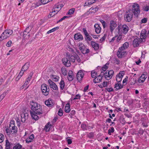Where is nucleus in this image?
I'll return each instance as SVG.
<instances>
[{"mask_svg":"<svg viewBox=\"0 0 149 149\" xmlns=\"http://www.w3.org/2000/svg\"><path fill=\"white\" fill-rule=\"evenodd\" d=\"M132 9L126 11L124 16L125 20L127 22H130L133 17V14L137 17L140 13L139 6L137 3H134L132 6Z\"/></svg>","mask_w":149,"mask_h":149,"instance_id":"f257e3e1","label":"nucleus"},{"mask_svg":"<svg viewBox=\"0 0 149 149\" xmlns=\"http://www.w3.org/2000/svg\"><path fill=\"white\" fill-rule=\"evenodd\" d=\"M31 111L33 112L38 115L42 113V106L40 104L32 101L31 102Z\"/></svg>","mask_w":149,"mask_h":149,"instance_id":"f03ea898","label":"nucleus"},{"mask_svg":"<svg viewBox=\"0 0 149 149\" xmlns=\"http://www.w3.org/2000/svg\"><path fill=\"white\" fill-rule=\"evenodd\" d=\"M13 33L12 30L7 29L5 30L1 34L0 36V41H2L3 39L9 37Z\"/></svg>","mask_w":149,"mask_h":149,"instance_id":"7ed1b4c3","label":"nucleus"},{"mask_svg":"<svg viewBox=\"0 0 149 149\" xmlns=\"http://www.w3.org/2000/svg\"><path fill=\"white\" fill-rule=\"evenodd\" d=\"M117 29L118 30V34L122 32L125 34L128 30V27L126 25L124 24L123 26H118Z\"/></svg>","mask_w":149,"mask_h":149,"instance_id":"20e7f679","label":"nucleus"},{"mask_svg":"<svg viewBox=\"0 0 149 149\" xmlns=\"http://www.w3.org/2000/svg\"><path fill=\"white\" fill-rule=\"evenodd\" d=\"M41 90L42 92L44 95L47 96L48 95L49 89L48 86H47L46 84H43L42 85Z\"/></svg>","mask_w":149,"mask_h":149,"instance_id":"39448f33","label":"nucleus"},{"mask_svg":"<svg viewBox=\"0 0 149 149\" xmlns=\"http://www.w3.org/2000/svg\"><path fill=\"white\" fill-rule=\"evenodd\" d=\"M67 57H68V59L72 62L74 63L75 61H77L78 63H79L80 62V59L78 56L76 54L74 56L67 55Z\"/></svg>","mask_w":149,"mask_h":149,"instance_id":"423d86ee","label":"nucleus"},{"mask_svg":"<svg viewBox=\"0 0 149 149\" xmlns=\"http://www.w3.org/2000/svg\"><path fill=\"white\" fill-rule=\"evenodd\" d=\"M33 28L32 26H29L27 27L23 33V37L24 38L28 39L29 38L30 35L29 34L27 36V35L29 33Z\"/></svg>","mask_w":149,"mask_h":149,"instance_id":"0eeeda50","label":"nucleus"},{"mask_svg":"<svg viewBox=\"0 0 149 149\" xmlns=\"http://www.w3.org/2000/svg\"><path fill=\"white\" fill-rule=\"evenodd\" d=\"M78 46L79 49L81 52L84 54H86L89 52V50L88 49H86L85 50V47L82 43H79L78 44Z\"/></svg>","mask_w":149,"mask_h":149,"instance_id":"6e6552de","label":"nucleus"},{"mask_svg":"<svg viewBox=\"0 0 149 149\" xmlns=\"http://www.w3.org/2000/svg\"><path fill=\"white\" fill-rule=\"evenodd\" d=\"M104 76V74H103L102 71L100 75H97L93 79V82L95 84L100 82Z\"/></svg>","mask_w":149,"mask_h":149,"instance_id":"1a4fd4ad","label":"nucleus"},{"mask_svg":"<svg viewBox=\"0 0 149 149\" xmlns=\"http://www.w3.org/2000/svg\"><path fill=\"white\" fill-rule=\"evenodd\" d=\"M140 36L141 42H144L145 41V39L147 36L146 31L145 29H143L141 31Z\"/></svg>","mask_w":149,"mask_h":149,"instance_id":"9d476101","label":"nucleus"},{"mask_svg":"<svg viewBox=\"0 0 149 149\" xmlns=\"http://www.w3.org/2000/svg\"><path fill=\"white\" fill-rule=\"evenodd\" d=\"M68 59V57H67V55L66 57L63 58L62 60L63 63L65 66L67 67H69L71 65L70 61Z\"/></svg>","mask_w":149,"mask_h":149,"instance_id":"9b49d317","label":"nucleus"},{"mask_svg":"<svg viewBox=\"0 0 149 149\" xmlns=\"http://www.w3.org/2000/svg\"><path fill=\"white\" fill-rule=\"evenodd\" d=\"M109 25L110 31L112 33L113 31L115 28L116 27L117 25L116 22L112 20L110 21Z\"/></svg>","mask_w":149,"mask_h":149,"instance_id":"f8f14e48","label":"nucleus"},{"mask_svg":"<svg viewBox=\"0 0 149 149\" xmlns=\"http://www.w3.org/2000/svg\"><path fill=\"white\" fill-rule=\"evenodd\" d=\"M10 129L11 130V132L13 134H14L16 133L17 131V127L15 126L14 123H11L9 126Z\"/></svg>","mask_w":149,"mask_h":149,"instance_id":"ddd939ff","label":"nucleus"},{"mask_svg":"<svg viewBox=\"0 0 149 149\" xmlns=\"http://www.w3.org/2000/svg\"><path fill=\"white\" fill-rule=\"evenodd\" d=\"M124 73L125 72L124 71H121L117 75L116 78V80L117 82H121L122 78L124 74Z\"/></svg>","mask_w":149,"mask_h":149,"instance_id":"4468645a","label":"nucleus"},{"mask_svg":"<svg viewBox=\"0 0 149 149\" xmlns=\"http://www.w3.org/2000/svg\"><path fill=\"white\" fill-rule=\"evenodd\" d=\"M124 50L120 49V47L119 48L117 52V56L119 58H121L125 54H126L127 52L124 51Z\"/></svg>","mask_w":149,"mask_h":149,"instance_id":"2eb2a0df","label":"nucleus"},{"mask_svg":"<svg viewBox=\"0 0 149 149\" xmlns=\"http://www.w3.org/2000/svg\"><path fill=\"white\" fill-rule=\"evenodd\" d=\"M84 75V72L82 70H80L79 71L77 74V80L79 81H81Z\"/></svg>","mask_w":149,"mask_h":149,"instance_id":"dca6fc26","label":"nucleus"},{"mask_svg":"<svg viewBox=\"0 0 149 149\" xmlns=\"http://www.w3.org/2000/svg\"><path fill=\"white\" fill-rule=\"evenodd\" d=\"M147 77L146 72H144L139 78L138 81L139 83H143Z\"/></svg>","mask_w":149,"mask_h":149,"instance_id":"f3484780","label":"nucleus"},{"mask_svg":"<svg viewBox=\"0 0 149 149\" xmlns=\"http://www.w3.org/2000/svg\"><path fill=\"white\" fill-rule=\"evenodd\" d=\"M48 83L50 87L53 90H57L58 88L57 86L55 83L52 81L51 80L49 79L48 80Z\"/></svg>","mask_w":149,"mask_h":149,"instance_id":"a211bd4d","label":"nucleus"},{"mask_svg":"<svg viewBox=\"0 0 149 149\" xmlns=\"http://www.w3.org/2000/svg\"><path fill=\"white\" fill-rule=\"evenodd\" d=\"M74 38L75 40H79V41L82 40L83 39V36L79 33L75 34L74 35Z\"/></svg>","mask_w":149,"mask_h":149,"instance_id":"6ab92c4d","label":"nucleus"},{"mask_svg":"<svg viewBox=\"0 0 149 149\" xmlns=\"http://www.w3.org/2000/svg\"><path fill=\"white\" fill-rule=\"evenodd\" d=\"M45 104L48 107H52L54 105L52 102V100L51 99L46 100L45 102Z\"/></svg>","mask_w":149,"mask_h":149,"instance_id":"aec40b11","label":"nucleus"},{"mask_svg":"<svg viewBox=\"0 0 149 149\" xmlns=\"http://www.w3.org/2000/svg\"><path fill=\"white\" fill-rule=\"evenodd\" d=\"M123 86L120 84V82H118L116 83L114 88L115 90H117L121 89L123 88Z\"/></svg>","mask_w":149,"mask_h":149,"instance_id":"412c9836","label":"nucleus"},{"mask_svg":"<svg viewBox=\"0 0 149 149\" xmlns=\"http://www.w3.org/2000/svg\"><path fill=\"white\" fill-rule=\"evenodd\" d=\"M91 44L92 47L94 48L95 50L98 49L99 48V45L98 43L92 41L91 42Z\"/></svg>","mask_w":149,"mask_h":149,"instance_id":"4be33fe9","label":"nucleus"},{"mask_svg":"<svg viewBox=\"0 0 149 149\" xmlns=\"http://www.w3.org/2000/svg\"><path fill=\"white\" fill-rule=\"evenodd\" d=\"M73 74L72 71L71 70L69 71L68 73V79L69 81H71L73 79Z\"/></svg>","mask_w":149,"mask_h":149,"instance_id":"5701e85b","label":"nucleus"},{"mask_svg":"<svg viewBox=\"0 0 149 149\" xmlns=\"http://www.w3.org/2000/svg\"><path fill=\"white\" fill-rule=\"evenodd\" d=\"M139 38H135L133 42V46L134 47H137L139 46Z\"/></svg>","mask_w":149,"mask_h":149,"instance_id":"b1692460","label":"nucleus"},{"mask_svg":"<svg viewBox=\"0 0 149 149\" xmlns=\"http://www.w3.org/2000/svg\"><path fill=\"white\" fill-rule=\"evenodd\" d=\"M95 28V31L97 34L99 33L101 31V28L97 24H95L94 25Z\"/></svg>","mask_w":149,"mask_h":149,"instance_id":"393cba45","label":"nucleus"},{"mask_svg":"<svg viewBox=\"0 0 149 149\" xmlns=\"http://www.w3.org/2000/svg\"><path fill=\"white\" fill-rule=\"evenodd\" d=\"M12 144V143L10 142L8 139H6V140L5 149H10V146Z\"/></svg>","mask_w":149,"mask_h":149,"instance_id":"a878e982","label":"nucleus"},{"mask_svg":"<svg viewBox=\"0 0 149 149\" xmlns=\"http://www.w3.org/2000/svg\"><path fill=\"white\" fill-rule=\"evenodd\" d=\"M29 63H26L22 67V70L24 72L26 71L28 69L29 67Z\"/></svg>","mask_w":149,"mask_h":149,"instance_id":"bb28decb","label":"nucleus"},{"mask_svg":"<svg viewBox=\"0 0 149 149\" xmlns=\"http://www.w3.org/2000/svg\"><path fill=\"white\" fill-rule=\"evenodd\" d=\"M70 105L69 103H67L64 109L66 113H69L70 111Z\"/></svg>","mask_w":149,"mask_h":149,"instance_id":"cd10ccee","label":"nucleus"},{"mask_svg":"<svg viewBox=\"0 0 149 149\" xmlns=\"http://www.w3.org/2000/svg\"><path fill=\"white\" fill-rule=\"evenodd\" d=\"M30 113L33 119L35 120H38L39 118L38 116L36 114L33 112L31 111H30Z\"/></svg>","mask_w":149,"mask_h":149,"instance_id":"c85d7f7f","label":"nucleus"},{"mask_svg":"<svg viewBox=\"0 0 149 149\" xmlns=\"http://www.w3.org/2000/svg\"><path fill=\"white\" fill-rule=\"evenodd\" d=\"M34 135L32 134L27 139H26V141L27 143H29L31 142L33 139L34 138Z\"/></svg>","mask_w":149,"mask_h":149,"instance_id":"c756f323","label":"nucleus"},{"mask_svg":"<svg viewBox=\"0 0 149 149\" xmlns=\"http://www.w3.org/2000/svg\"><path fill=\"white\" fill-rule=\"evenodd\" d=\"M141 120L142 122V125L144 127H146L148 125H147V121L144 118H142Z\"/></svg>","mask_w":149,"mask_h":149,"instance_id":"7c9ffc66","label":"nucleus"},{"mask_svg":"<svg viewBox=\"0 0 149 149\" xmlns=\"http://www.w3.org/2000/svg\"><path fill=\"white\" fill-rule=\"evenodd\" d=\"M129 44L128 42H125L123 45V46L120 47V49L125 50L127 49L129 47Z\"/></svg>","mask_w":149,"mask_h":149,"instance_id":"2f4dec72","label":"nucleus"},{"mask_svg":"<svg viewBox=\"0 0 149 149\" xmlns=\"http://www.w3.org/2000/svg\"><path fill=\"white\" fill-rule=\"evenodd\" d=\"M22 147V146L19 143H16L13 147V149H21Z\"/></svg>","mask_w":149,"mask_h":149,"instance_id":"473e14b6","label":"nucleus"},{"mask_svg":"<svg viewBox=\"0 0 149 149\" xmlns=\"http://www.w3.org/2000/svg\"><path fill=\"white\" fill-rule=\"evenodd\" d=\"M26 115H28L27 113L25 114L23 113L21 115V121L23 123H24L26 120V118H25V116Z\"/></svg>","mask_w":149,"mask_h":149,"instance_id":"72a5a7b5","label":"nucleus"},{"mask_svg":"<svg viewBox=\"0 0 149 149\" xmlns=\"http://www.w3.org/2000/svg\"><path fill=\"white\" fill-rule=\"evenodd\" d=\"M60 88L61 89L63 90L65 86V83L63 80H61L60 83Z\"/></svg>","mask_w":149,"mask_h":149,"instance_id":"f704fd0d","label":"nucleus"},{"mask_svg":"<svg viewBox=\"0 0 149 149\" xmlns=\"http://www.w3.org/2000/svg\"><path fill=\"white\" fill-rule=\"evenodd\" d=\"M75 9L72 8L69 10V11L67 13V15H71L73 14L74 12Z\"/></svg>","mask_w":149,"mask_h":149,"instance_id":"c9c22d12","label":"nucleus"},{"mask_svg":"<svg viewBox=\"0 0 149 149\" xmlns=\"http://www.w3.org/2000/svg\"><path fill=\"white\" fill-rule=\"evenodd\" d=\"M59 28V27H55L54 28H53L52 29L49 30L47 32V34H49V33H50L52 32H54L56 30H58Z\"/></svg>","mask_w":149,"mask_h":149,"instance_id":"e433bc0d","label":"nucleus"},{"mask_svg":"<svg viewBox=\"0 0 149 149\" xmlns=\"http://www.w3.org/2000/svg\"><path fill=\"white\" fill-rule=\"evenodd\" d=\"M109 64L107 63H106L105 65H104L103 67L102 68L101 70H102V72H104L108 68V66Z\"/></svg>","mask_w":149,"mask_h":149,"instance_id":"4c0bfd02","label":"nucleus"},{"mask_svg":"<svg viewBox=\"0 0 149 149\" xmlns=\"http://www.w3.org/2000/svg\"><path fill=\"white\" fill-rule=\"evenodd\" d=\"M61 70L62 73L64 76H66L67 75V72L65 68L62 67Z\"/></svg>","mask_w":149,"mask_h":149,"instance_id":"58836bf2","label":"nucleus"},{"mask_svg":"<svg viewBox=\"0 0 149 149\" xmlns=\"http://www.w3.org/2000/svg\"><path fill=\"white\" fill-rule=\"evenodd\" d=\"M108 74H109L108 77H110V78H111L114 73V71L112 70H111L108 72Z\"/></svg>","mask_w":149,"mask_h":149,"instance_id":"ea45409f","label":"nucleus"},{"mask_svg":"<svg viewBox=\"0 0 149 149\" xmlns=\"http://www.w3.org/2000/svg\"><path fill=\"white\" fill-rule=\"evenodd\" d=\"M52 78L54 81H58L59 77L58 76L52 75Z\"/></svg>","mask_w":149,"mask_h":149,"instance_id":"a19ab883","label":"nucleus"},{"mask_svg":"<svg viewBox=\"0 0 149 149\" xmlns=\"http://www.w3.org/2000/svg\"><path fill=\"white\" fill-rule=\"evenodd\" d=\"M100 21L102 23L103 27L104 29L107 26V25L106 22L103 20L100 19Z\"/></svg>","mask_w":149,"mask_h":149,"instance_id":"79ce46f5","label":"nucleus"},{"mask_svg":"<svg viewBox=\"0 0 149 149\" xmlns=\"http://www.w3.org/2000/svg\"><path fill=\"white\" fill-rule=\"evenodd\" d=\"M103 74H104V77L107 79L109 80L111 79L110 78V77H108L109 76V74H108V72H107L105 73H104V72H103Z\"/></svg>","mask_w":149,"mask_h":149,"instance_id":"37998d69","label":"nucleus"},{"mask_svg":"<svg viewBox=\"0 0 149 149\" xmlns=\"http://www.w3.org/2000/svg\"><path fill=\"white\" fill-rule=\"evenodd\" d=\"M86 38L85 39L89 41H91L92 40V38L91 36L89 35V34L86 35L85 36Z\"/></svg>","mask_w":149,"mask_h":149,"instance_id":"c03bdc74","label":"nucleus"},{"mask_svg":"<svg viewBox=\"0 0 149 149\" xmlns=\"http://www.w3.org/2000/svg\"><path fill=\"white\" fill-rule=\"evenodd\" d=\"M98 7H96L95 8H93V7H92L90 8L89 10H94L93 11V12L95 13V12L97 11L98 10Z\"/></svg>","mask_w":149,"mask_h":149,"instance_id":"a18cd8bd","label":"nucleus"},{"mask_svg":"<svg viewBox=\"0 0 149 149\" xmlns=\"http://www.w3.org/2000/svg\"><path fill=\"white\" fill-rule=\"evenodd\" d=\"M6 95V93H4L0 95V102L4 97Z\"/></svg>","mask_w":149,"mask_h":149,"instance_id":"49530a36","label":"nucleus"},{"mask_svg":"<svg viewBox=\"0 0 149 149\" xmlns=\"http://www.w3.org/2000/svg\"><path fill=\"white\" fill-rule=\"evenodd\" d=\"M97 74V73L95 72L92 71L91 72V77L93 78H95Z\"/></svg>","mask_w":149,"mask_h":149,"instance_id":"de8ad7c7","label":"nucleus"},{"mask_svg":"<svg viewBox=\"0 0 149 149\" xmlns=\"http://www.w3.org/2000/svg\"><path fill=\"white\" fill-rule=\"evenodd\" d=\"M50 125L49 124V123H48L45 126V129L46 131H49V129L48 128Z\"/></svg>","mask_w":149,"mask_h":149,"instance_id":"09e8293b","label":"nucleus"},{"mask_svg":"<svg viewBox=\"0 0 149 149\" xmlns=\"http://www.w3.org/2000/svg\"><path fill=\"white\" fill-rule=\"evenodd\" d=\"M105 90H106L107 91H108L109 92H111L112 91H114L112 87L106 88H105Z\"/></svg>","mask_w":149,"mask_h":149,"instance_id":"8fccbe9b","label":"nucleus"},{"mask_svg":"<svg viewBox=\"0 0 149 149\" xmlns=\"http://www.w3.org/2000/svg\"><path fill=\"white\" fill-rule=\"evenodd\" d=\"M4 136L3 134H0V143L2 142L3 141Z\"/></svg>","mask_w":149,"mask_h":149,"instance_id":"3c124183","label":"nucleus"},{"mask_svg":"<svg viewBox=\"0 0 149 149\" xmlns=\"http://www.w3.org/2000/svg\"><path fill=\"white\" fill-rule=\"evenodd\" d=\"M58 114L60 116H61L63 115V111L61 108H60L58 112Z\"/></svg>","mask_w":149,"mask_h":149,"instance_id":"603ef678","label":"nucleus"},{"mask_svg":"<svg viewBox=\"0 0 149 149\" xmlns=\"http://www.w3.org/2000/svg\"><path fill=\"white\" fill-rule=\"evenodd\" d=\"M122 37L123 36L119 34L117 38V42H119L121 39L122 38Z\"/></svg>","mask_w":149,"mask_h":149,"instance_id":"864d4df0","label":"nucleus"},{"mask_svg":"<svg viewBox=\"0 0 149 149\" xmlns=\"http://www.w3.org/2000/svg\"><path fill=\"white\" fill-rule=\"evenodd\" d=\"M114 132V129L113 127H112L111 128V129H109L108 130V134L109 135H111V133H113Z\"/></svg>","mask_w":149,"mask_h":149,"instance_id":"5fc2aeb1","label":"nucleus"},{"mask_svg":"<svg viewBox=\"0 0 149 149\" xmlns=\"http://www.w3.org/2000/svg\"><path fill=\"white\" fill-rule=\"evenodd\" d=\"M49 2V1L48 0H41V2L43 4H45Z\"/></svg>","mask_w":149,"mask_h":149,"instance_id":"6e6d98bb","label":"nucleus"},{"mask_svg":"<svg viewBox=\"0 0 149 149\" xmlns=\"http://www.w3.org/2000/svg\"><path fill=\"white\" fill-rule=\"evenodd\" d=\"M96 1L95 0H89L88 2V4L89 5H91L94 3Z\"/></svg>","mask_w":149,"mask_h":149,"instance_id":"4d7b16f0","label":"nucleus"},{"mask_svg":"<svg viewBox=\"0 0 149 149\" xmlns=\"http://www.w3.org/2000/svg\"><path fill=\"white\" fill-rule=\"evenodd\" d=\"M143 8L144 10L147 11L149 10V7L148 6H144L143 7Z\"/></svg>","mask_w":149,"mask_h":149,"instance_id":"13d9d810","label":"nucleus"},{"mask_svg":"<svg viewBox=\"0 0 149 149\" xmlns=\"http://www.w3.org/2000/svg\"><path fill=\"white\" fill-rule=\"evenodd\" d=\"M83 31L84 32V35H85V36L86 35L88 34V33L86 29H85V28L83 29Z\"/></svg>","mask_w":149,"mask_h":149,"instance_id":"bf43d9fd","label":"nucleus"},{"mask_svg":"<svg viewBox=\"0 0 149 149\" xmlns=\"http://www.w3.org/2000/svg\"><path fill=\"white\" fill-rule=\"evenodd\" d=\"M81 96L79 94H77L76 96L73 99V100L76 99H80Z\"/></svg>","mask_w":149,"mask_h":149,"instance_id":"052dcab7","label":"nucleus"},{"mask_svg":"<svg viewBox=\"0 0 149 149\" xmlns=\"http://www.w3.org/2000/svg\"><path fill=\"white\" fill-rule=\"evenodd\" d=\"M147 21V19L145 18H144L142 19L141 22V23H145Z\"/></svg>","mask_w":149,"mask_h":149,"instance_id":"680f3d73","label":"nucleus"},{"mask_svg":"<svg viewBox=\"0 0 149 149\" xmlns=\"http://www.w3.org/2000/svg\"><path fill=\"white\" fill-rule=\"evenodd\" d=\"M12 44V41H9L6 44V46L8 47H10Z\"/></svg>","mask_w":149,"mask_h":149,"instance_id":"e2e57ef3","label":"nucleus"},{"mask_svg":"<svg viewBox=\"0 0 149 149\" xmlns=\"http://www.w3.org/2000/svg\"><path fill=\"white\" fill-rule=\"evenodd\" d=\"M102 84L103 87H106L107 86V82L104 81Z\"/></svg>","mask_w":149,"mask_h":149,"instance_id":"0e129e2a","label":"nucleus"},{"mask_svg":"<svg viewBox=\"0 0 149 149\" xmlns=\"http://www.w3.org/2000/svg\"><path fill=\"white\" fill-rule=\"evenodd\" d=\"M144 133V131L143 130H141L140 129V130H139L138 133L139 134H141V135H142Z\"/></svg>","mask_w":149,"mask_h":149,"instance_id":"69168bd1","label":"nucleus"},{"mask_svg":"<svg viewBox=\"0 0 149 149\" xmlns=\"http://www.w3.org/2000/svg\"><path fill=\"white\" fill-rule=\"evenodd\" d=\"M54 8L55 9H57V10H59L60 8V7L59 5H55L54 6Z\"/></svg>","mask_w":149,"mask_h":149,"instance_id":"338daca9","label":"nucleus"},{"mask_svg":"<svg viewBox=\"0 0 149 149\" xmlns=\"http://www.w3.org/2000/svg\"><path fill=\"white\" fill-rule=\"evenodd\" d=\"M24 71H22V70H21L20 72V73H19V74L18 75L19 76H20L21 77L23 75V74H24Z\"/></svg>","mask_w":149,"mask_h":149,"instance_id":"774afa93","label":"nucleus"}]
</instances>
